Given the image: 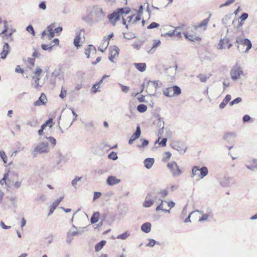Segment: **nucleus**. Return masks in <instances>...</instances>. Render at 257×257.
I'll return each mask as SVG.
<instances>
[{
	"instance_id": "nucleus-38",
	"label": "nucleus",
	"mask_w": 257,
	"mask_h": 257,
	"mask_svg": "<svg viewBox=\"0 0 257 257\" xmlns=\"http://www.w3.org/2000/svg\"><path fill=\"white\" fill-rule=\"evenodd\" d=\"M53 119L52 118H49L48 120H47L44 124H43L41 126V128H42L43 131L45 128V127L48 125L50 128H51L52 127V123Z\"/></svg>"
},
{
	"instance_id": "nucleus-46",
	"label": "nucleus",
	"mask_w": 257,
	"mask_h": 257,
	"mask_svg": "<svg viewBox=\"0 0 257 257\" xmlns=\"http://www.w3.org/2000/svg\"><path fill=\"white\" fill-rule=\"evenodd\" d=\"M82 177H76L72 181V185L75 188L77 187V183L81 181Z\"/></svg>"
},
{
	"instance_id": "nucleus-10",
	"label": "nucleus",
	"mask_w": 257,
	"mask_h": 257,
	"mask_svg": "<svg viewBox=\"0 0 257 257\" xmlns=\"http://www.w3.org/2000/svg\"><path fill=\"white\" fill-rule=\"evenodd\" d=\"M236 42L240 45L246 46V48L245 51V52L246 53L248 52V51L251 49V48L252 47V44H251L250 41L247 38H246V39L238 38L236 40Z\"/></svg>"
},
{
	"instance_id": "nucleus-63",
	"label": "nucleus",
	"mask_w": 257,
	"mask_h": 257,
	"mask_svg": "<svg viewBox=\"0 0 257 257\" xmlns=\"http://www.w3.org/2000/svg\"><path fill=\"white\" fill-rule=\"evenodd\" d=\"M248 16V15L247 13H243L240 17L239 19L241 20V21H243L247 19Z\"/></svg>"
},
{
	"instance_id": "nucleus-17",
	"label": "nucleus",
	"mask_w": 257,
	"mask_h": 257,
	"mask_svg": "<svg viewBox=\"0 0 257 257\" xmlns=\"http://www.w3.org/2000/svg\"><path fill=\"white\" fill-rule=\"evenodd\" d=\"M55 28V24L54 23L51 24L47 28V32L48 33L47 36L49 40H51L54 37V29Z\"/></svg>"
},
{
	"instance_id": "nucleus-39",
	"label": "nucleus",
	"mask_w": 257,
	"mask_h": 257,
	"mask_svg": "<svg viewBox=\"0 0 257 257\" xmlns=\"http://www.w3.org/2000/svg\"><path fill=\"white\" fill-rule=\"evenodd\" d=\"M85 128L88 131H90L92 128H94L95 126L92 121L88 122H82Z\"/></svg>"
},
{
	"instance_id": "nucleus-41",
	"label": "nucleus",
	"mask_w": 257,
	"mask_h": 257,
	"mask_svg": "<svg viewBox=\"0 0 257 257\" xmlns=\"http://www.w3.org/2000/svg\"><path fill=\"white\" fill-rule=\"evenodd\" d=\"M199 171V168L197 166H194L192 168V173L191 174V177L192 178H194V177L197 175V172Z\"/></svg>"
},
{
	"instance_id": "nucleus-24",
	"label": "nucleus",
	"mask_w": 257,
	"mask_h": 257,
	"mask_svg": "<svg viewBox=\"0 0 257 257\" xmlns=\"http://www.w3.org/2000/svg\"><path fill=\"white\" fill-rule=\"evenodd\" d=\"M154 162L155 160L154 158H148L144 160V163L145 167L148 169H150L152 168Z\"/></svg>"
},
{
	"instance_id": "nucleus-57",
	"label": "nucleus",
	"mask_w": 257,
	"mask_h": 257,
	"mask_svg": "<svg viewBox=\"0 0 257 257\" xmlns=\"http://www.w3.org/2000/svg\"><path fill=\"white\" fill-rule=\"evenodd\" d=\"M101 196V193L100 192H94L93 198V200L95 201L98 198H100Z\"/></svg>"
},
{
	"instance_id": "nucleus-45",
	"label": "nucleus",
	"mask_w": 257,
	"mask_h": 257,
	"mask_svg": "<svg viewBox=\"0 0 257 257\" xmlns=\"http://www.w3.org/2000/svg\"><path fill=\"white\" fill-rule=\"evenodd\" d=\"M41 47L43 50H46V51H48L50 52L52 50L53 46H51V44H50V45L42 44Z\"/></svg>"
},
{
	"instance_id": "nucleus-13",
	"label": "nucleus",
	"mask_w": 257,
	"mask_h": 257,
	"mask_svg": "<svg viewBox=\"0 0 257 257\" xmlns=\"http://www.w3.org/2000/svg\"><path fill=\"white\" fill-rule=\"evenodd\" d=\"M219 183L223 187H230L232 184V178L229 177H224L220 180Z\"/></svg>"
},
{
	"instance_id": "nucleus-31",
	"label": "nucleus",
	"mask_w": 257,
	"mask_h": 257,
	"mask_svg": "<svg viewBox=\"0 0 257 257\" xmlns=\"http://www.w3.org/2000/svg\"><path fill=\"white\" fill-rule=\"evenodd\" d=\"M136 68L140 72H144L146 69V64L144 63H134Z\"/></svg>"
},
{
	"instance_id": "nucleus-9",
	"label": "nucleus",
	"mask_w": 257,
	"mask_h": 257,
	"mask_svg": "<svg viewBox=\"0 0 257 257\" xmlns=\"http://www.w3.org/2000/svg\"><path fill=\"white\" fill-rule=\"evenodd\" d=\"M158 88V81H149L148 82L146 92L150 95H154Z\"/></svg>"
},
{
	"instance_id": "nucleus-47",
	"label": "nucleus",
	"mask_w": 257,
	"mask_h": 257,
	"mask_svg": "<svg viewBox=\"0 0 257 257\" xmlns=\"http://www.w3.org/2000/svg\"><path fill=\"white\" fill-rule=\"evenodd\" d=\"M9 52H10L9 45L8 43H5L4 45V47H3V51L2 52L8 54Z\"/></svg>"
},
{
	"instance_id": "nucleus-1",
	"label": "nucleus",
	"mask_w": 257,
	"mask_h": 257,
	"mask_svg": "<svg viewBox=\"0 0 257 257\" xmlns=\"http://www.w3.org/2000/svg\"><path fill=\"white\" fill-rule=\"evenodd\" d=\"M1 182L3 185H5L7 190H10L13 189H18L20 188L22 181L19 180L18 174L10 172L4 174Z\"/></svg>"
},
{
	"instance_id": "nucleus-4",
	"label": "nucleus",
	"mask_w": 257,
	"mask_h": 257,
	"mask_svg": "<svg viewBox=\"0 0 257 257\" xmlns=\"http://www.w3.org/2000/svg\"><path fill=\"white\" fill-rule=\"evenodd\" d=\"M230 75L233 80L239 79L243 75L241 67L237 64L233 66L230 70Z\"/></svg>"
},
{
	"instance_id": "nucleus-16",
	"label": "nucleus",
	"mask_w": 257,
	"mask_h": 257,
	"mask_svg": "<svg viewBox=\"0 0 257 257\" xmlns=\"http://www.w3.org/2000/svg\"><path fill=\"white\" fill-rule=\"evenodd\" d=\"M120 182V180L116 178V177L113 176H110L108 177L106 179V183L109 186H113L118 184Z\"/></svg>"
},
{
	"instance_id": "nucleus-34",
	"label": "nucleus",
	"mask_w": 257,
	"mask_h": 257,
	"mask_svg": "<svg viewBox=\"0 0 257 257\" xmlns=\"http://www.w3.org/2000/svg\"><path fill=\"white\" fill-rule=\"evenodd\" d=\"M99 212H95L93 214L90 219V222L92 224H94L97 222L99 218Z\"/></svg>"
},
{
	"instance_id": "nucleus-20",
	"label": "nucleus",
	"mask_w": 257,
	"mask_h": 257,
	"mask_svg": "<svg viewBox=\"0 0 257 257\" xmlns=\"http://www.w3.org/2000/svg\"><path fill=\"white\" fill-rule=\"evenodd\" d=\"M236 135L234 133H228L223 136V139L228 143L234 142Z\"/></svg>"
},
{
	"instance_id": "nucleus-62",
	"label": "nucleus",
	"mask_w": 257,
	"mask_h": 257,
	"mask_svg": "<svg viewBox=\"0 0 257 257\" xmlns=\"http://www.w3.org/2000/svg\"><path fill=\"white\" fill-rule=\"evenodd\" d=\"M39 8L40 9H42L43 10H45L46 9V5L45 2H42L40 3L39 5Z\"/></svg>"
},
{
	"instance_id": "nucleus-18",
	"label": "nucleus",
	"mask_w": 257,
	"mask_h": 257,
	"mask_svg": "<svg viewBox=\"0 0 257 257\" xmlns=\"http://www.w3.org/2000/svg\"><path fill=\"white\" fill-rule=\"evenodd\" d=\"M96 53V50L92 45H89L88 48L85 49V54L87 55L88 58L90 57V55H94Z\"/></svg>"
},
{
	"instance_id": "nucleus-59",
	"label": "nucleus",
	"mask_w": 257,
	"mask_h": 257,
	"mask_svg": "<svg viewBox=\"0 0 257 257\" xmlns=\"http://www.w3.org/2000/svg\"><path fill=\"white\" fill-rule=\"evenodd\" d=\"M26 30L30 33L32 34L33 36L35 35V32H34V29L31 25H29L27 27Z\"/></svg>"
},
{
	"instance_id": "nucleus-28",
	"label": "nucleus",
	"mask_w": 257,
	"mask_h": 257,
	"mask_svg": "<svg viewBox=\"0 0 257 257\" xmlns=\"http://www.w3.org/2000/svg\"><path fill=\"white\" fill-rule=\"evenodd\" d=\"M228 39L227 38L221 39L217 46V48L220 50L225 49V46L228 43Z\"/></svg>"
},
{
	"instance_id": "nucleus-56",
	"label": "nucleus",
	"mask_w": 257,
	"mask_h": 257,
	"mask_svg": "<svg viewBox=\"0 0 257 257\" xmlns=\"http://www.w3.org/2000/svg\"><path fill=\"white\" fill-rule=\"evenodd\" d=\"M118 51H119L118 48L117 47H114V48L111 51L110 55H113L115 57L116 55H117L118 54Z\"/></svg>"
},
{
	"instance_id": "nucleus-15",
	"label": "nucleus",
	"mask_w": 257,
	"mask_h": 257,
	"mask_svg": "<svg viewBox=\"0 0 257 257\" xmlns=\"http://www.w3.org/2000/svg\"><path fill=\"white\" fill-rule=\"evenodd\" d=\"M61 70L60 69H55L54 71L52 72L51 77H50V83L51 84L55 85L56 81V78L58 77L60 74Z\"/></svg>"
},
{
	"instance_id": "nucleus-21",
	"label": "nucleus",
	"mask_w": 257,
	"mask_h": 257,
	"mask_svg": "<svg viewBox=\"0 0 257 257\" xmlns=\"http://www.w3.org/2000/svg\"><path fill=\"white\" fill-rule=\"evenodd\" d=\"M47 98L45 94L42 93L39 99L34 103L35 106L44 105L46 103Z\"/></svg>"
},
{
	"instance_id": "nucleus-14",
	"label": "nucleus",
	"mask_w": 257,
	"mask_h": 257,
	"mask_svg": "<svg viewBox=\"0 0 257 257\" xmlns=\"http://www.w3.org/2000/svg\"><path fill=\"white\" fill-rule=\"evenodd\" d=\"M141 134V127L140 125H138L135 133L133 134V136L128 141V144L130 145H132L136 139H138L140 137Z\"/></svg>"
},
{
	"instance_id": "nucleus-58",
	"label": "nucleus",
	"mask_w": 257,
	"mask_h": 257,
	"mask_svg": "<svg viewBox=\"0 0 257 257\" xmlns=\"http://www.w3.org/2000/svg\"><path fill=\"white\" fill-rule=\"evenodd\" d=\"M121 87L122 91L124 93H127L128 91L130 90V87L127 86H125L121 84H119Z\"/></svg>"
},
{
	"instance_id": "nucleus-23",
	"label": "nucleus",
	"mask_w": 257,
	"mask_h": 257,
	"mask_svg": "<svg viewBox=\"0 0 257 257\" xmlns=\"http://www.w3.org/2000/svg\"><path fill=\"white\" fill-rule=\"evenodd\" d=\"M82 31H80L79 32H77L76 33L75 38L74 40V45L77 48H78L81 46L80 44V40H81V33Z\"/></svg>"
},
{
	"instance_id": "nucleus-61",
	"label": "nucleus",
	"mask_w": 257,
	"mask_h": 257,
	"mask_svg": "<svg viewBox=\"0 0 257 257\" xmlns=\"http://www.w3.org/2000/svg\"><path fill=\"white\" fill-rule=\"evenodd\" d=\"M175 35V32H167V33H164V34H162V36H169L170 37H172L173 36H174Z\"/></svg>"
},
{
	"instance_id": "nucleus-33",
	"label": "nucleus",
	"mask_w": 257,
	"mask_h": 257,
	"mask_svg": "<svg viewBox=\"0 0 257 257\" xmlns=\"http://www.w3.org/2000/svg\"><path fill=\"white\" fill-rule=\"evenodd\" d=\"M77 228L73 224L71 226V229L67 232V234H69V235L74 236L77 235Z\"/></svg>"
},
{
	"instance_id": "nucleus-55",
	"label": "nucleus",
	"mask_w": 257,
	"mask_h": 257,
	"mask_svg": "<svg viewBox=\"0 0 257 257\" xmlns=\"http://www.w3.org/2000/svg\"><path fill=\"white\" fill-rule=\"evenodd\" d=\"M142 145H138V147L139 148H145V147H146L148 144H149V141L147 140H142Z\"/></svg>"
},
{
	"instance_id": "nucleus-43",
	"label": "nucleus",
	"mask_w": 257,
	"mask_h": 257,
	"mask_svg": "<svg viewBox=\"0 0 257 257\" xmlns=\"http://www.w3.org/2000/svg\"><path fill=\"white\" fill-rule=\"evenodd\" d=\"M138 110L140 112H144L147 109V107L143 104H139L137 107Z\"/></svg>"
},
{
	"instance_id": "nucleus-50",
	"label": "nucleus",
	"mask_w": 257,
	"mask_h": 257,
	"mask_svg": "<svg viewBox=\"0 0 257 257\" xmlns=\"http://www.w3.org/2000/svg\"><path fill=\"white\" fill-rule=\"evenodd\" d=\"M42 70L39 67H36V68L35 69V71L34 72L35 75L33 76H38V77H40V76L41 74L42 73Z\"/></svg>"
},
{
	"instance_id": "nucleus-53",
	"label": "nucleus",
	"mask_w": 257,
	"mask_h": 257,
	"mask_svg": "<svg viewBox=\"0 0 257 257\" xmlns=\"http://www.w3.org/2000/svg\"><path fill=\"white\" fill-rule=\"evenodd\" d=\"M159 26V24L156 22H152L147 27L148 29H152L156 28H158Z\"/></svg>"
},
{
	"instance_id": "nucleus-11",
	"label": "nucleus",
	"mask_w": 257,
	"mask_h": 257,
	"mask_svg": "<svg viewBox=\"0 0 257 257\" xmlns=\"http://www.w3.org/2000/svg\"><path fill=\"white\" fill-rule=\"evenodd\" d=\"M173 148L181 155L184 154L187 150V147L184 144L179 142L174 144Z\"/></svg>"
},
{
	"instance_id": "nucleus-36",
	"label": "nucleus",
	"mask_w": 257,
	"mask_h": 257,
	"mask_svg": "<svg viewBox=\"0 0 257 257\" xmlns=\"http://www.w3.org/2000/svg\"><path fill=\"white\" fill-rule=\"evenodd\" d=\"M106 243V241L105 240H101L99 243H97L95 246V250L96 251H98L100 250H101L104 245Z\"/></svg>"
},
{
	"instance_id": "nucleus-48",
	"label": "nucleus",
	"mask_w": 257,
	"mask_h": 257,
	"mask_svg": "<svg viewBox=\"0 0 257 257\" xmlns=\"http://www.w3.org/2000/svg\"><path fill=\"white\" fill-rule=\"evenodd\" d=\"M171 156V154L170 152H165L163 155V161L166 162L167 160L170 158Z\"/></svg>"
},
{
	"instance_id": "nucleus-2",
	"label": "nucleus",
	"mask_w": 257,
	"mask_h": 257,
	"mask_svg": "<svg viewBox=\"0 0 257 257\" xmlns=\"http://www.w3.org/2000/svg\"><path fill=\"white\" fill-rule=\"evenodd\" d=\"M130 9L128 7L121 8L116 9L112 13L108 15L107 18L109 22L112 24L113 26H115L117 21H118L120 17L123 18V15H126L130 12Z\"/></svg>"
},
{
	"instance_id": "nucleus-40",
	"label": "nucleus",
	"mask_w": 257,
	"mask_h": 257,
	"mask_svg": "<svg viewBox=\"0 0 257 257\" xmlns=\"http://www.w3.org/2000/svg\"><path fill=\"white\" fill-rule=\"evenodd\" d=\"M0 157L4 164H6L8 162V157L5 152L3 150H0Z\"/></svg>"
},
{
	"instance_id": "nucleus-27",
	"label": "nucleus",
	"mask_w": 257,
	"mask_h": 257,
	"mask_svg": "<svg viewBox=\"0 0 257 257\" xmlns=\"http://www.w3.org/2000/svg\"><path fill=\"white\" fill-rule=\"evenodd\" d=\"M152 225L150 222H146L143 223L141 226V229L145 233H149L151 229Z\"/></svg>"
},
{
	"instance_id": "nucleus-30",
	"label": "nucleus",
	"mask_w": 257,
	"mask_h": 257,
	"mask_svg": "<svg viewBox=\"0 0 257 257\" xmlns=\"http://www.w3.org/2000/svg\"><path fill=\"white\" fill-rule=\"evenodd\" d=\"M161 41L159 40H155L151 49L148 51L149 53H153L156 49L160 45Z\"/></svg>"
},
{
	"instance_id": "nucleus-49",
	"label": "nucleus",
	"mask_w": 257,
	"mask_h": 257,
	"mask_svg": "<svg viewBox=\"0 0 257 257\" xmlns=\"http://www.w3.org/2000/svg\"><path fill=\"white\" fill-rule=\"evenodd\" d=\"M66 94H67L66 90L65 89L64 87L62 86L61 87L60 94H59V97L63 99L64 97H65Z\"/></svg>"
},
{
	"instance_id": "nucleus-12",
	"label": "nucleus",
	"mask_w": 257,
	"mask_h": 257,
	"mask_svg": "<svg viewBox=\"0 0 257 257\" xmlns=\"http://www.w3.org/2000/svg\"><path fill=\"white\" fill-rule=\"evenodd\" d=\"M209 18L204 19L202 22L198 24H196L193 26L194 30L201 29L202 31H205L206 29L207 26L208 24Z\"/></svg>"
},
{
	"instance_id": "nucleus-25",
	"label": "nucleus",
	"mask_w": 257,
	"mask_h": 257,
	"mask_svg": "<svg viewBox=\"0 0 257 257\" xmlns=\"http://www.w3.org/2000/svg\"><path fill=\"white\" fill-rule=\"evenodd\" d=\"M184 34L186 38L188 39L190 41L194 42L195 41L201 40V38L199 37H198L197 35L195 34H189L187 32L184 33Z\"/></svg>"
},
{
	"instance_id": "nucleus-52",
	"label": "nucleus",
	"mask_w": 257,
	"mask_h": 257,
	"mask_svg": "<svg viewBox=\"0 0 257 257\" xmlns=\"http://www.w3.org/2000/svg\"><path fill=\"white\" fill-rule=\"evenodd\" d=\"M235 0H227L225 3L220 5V8L228 6L233 3Z\"/></svg>"
},
{
	"instance_id": "nucleus-44",
	"label": "nucleus",
	"mask_w": 257,
	"mask_h": 257,
	"mask_svg": "<svg viewBox=\"0 0 257 257\" xmlns=\"http://www.w3.org/2000/svg\"><path fill=\"white\" fill-rule=\"evenodd\" d=\"M108 158L109 159L115 161L118 158L117 153L114 152H112L108 155Z\"/></svg>"
},
{
	"instance_id": "nucleus-60",
	"label": "nucleus",
	"mask_w": 257,
	"mask_h": 257,
	"mask_svg": "<svg viewBox=\"0 0 257 257\" xmlns=\"http://www.w3.org/2000/svg\"><path fill=\"white\" fill-rule=\"evenodd\" d=\"M135 35L134 34H127L126 35L124 34V38L126 39H132L135 38Z\"/></svg>"
},
{
	"instance_id": "nucleus-29",
	"label": "nucleus",
	"mask_w": 257,
	"mask_h": 257,
	"mask_svg": "<svg viewBox=\"0 0 257 257\" xmlns=\"http://www.w3.org/2000/svg\"><path fill=\"white\" fill-rule=\"evenodd\" d=\"M38 124V119L36 117H33L27 122V124L31 127H34Z\"/></svg>"
},
{
	"instance_id": "nucleus-35",
	"label": "nucleus",
	"mask_w": 257,
	"mask_h": 257,
	"mask_svg": "<svg viewBox=\"0 0 257 257\" xmlns=\"http://www.w3.org/2000/svg\"><path fill=\"white\" fill-rule=\"evenodd\" d=\"M32 78L35 80L34 83H32V85L34 86V87L36 89L41 87L42 85H40L39 84L40 78L38 76H33Z\"/></svg>"
},
{
	"instance_id": "nucleus-3",
	"label": "nucleus",
	"mask_w": 257,
	"mask_h": 257,
	"mask_svg": "<svg viewBox=\"0 0 257 257\" xmlns=\"http://www.w3.org/2000/svg\"><path fill=\"white\" fill-rule=\"evenodd\" d=\"M49 152L48 142L43 139V141L39 144L32 152L34 157H36L38 154L47 153Z\"/></svg>"
},
{
	"instance_id": "nucleus-32",
	"label": "nucleus",
	"mask_w": 257,
	"mask_h": 257,
	"mask_svg": "<svg viewBox=\"0 0 257 257\" xmlns=\"http://www.w3.org/2000/svg\"><path fill=\"white\" fill-rule=\"evenodd\" d=\"M210 76H211L210 74H200L197 77V78H199L201 82H206L207 81V80L209 78Z\"/></svg>"
},
{
	"instance_id": "nucleus-7",
	"label": "nucleus",
	"mask_w": 257,
	"mask_h": 257,
	"mask_svg": "<svg viewBox=\"0 0 257 257\" xmlns=\"http://www.w3.org/2000/svg\"><path fill=\"white\" fill-rule=\"evenodd\" d=\"M155 202L156 203H158L157 199L156 197V194L153 193L152 190L146 197L145 200L143 202V206L146 208L150 207Z\"/></svg>"
},
{
	"instance_id": "nucleus-5",
	"label": "nucleus",
	"mask_w": 257,
	"mask_h": 257,
	"mask_svg": "<svg viewBox=\"0 0 257 257\" xmlns=\"http://www.w3.org/2000/svg\"><path fill=\"white\" fill-rule=\"evenodd\" d=\"M167 167L170 170L172 176L174 177L180 176L183 171L175 161H171L167 164Z\"/></svg>"
},
{
	"instance_id": "nucleus-26",
	"label": "nucleus",
	"mask_w": 257,
	"mask_h": 257,
	"mask_svg": "<svg viewBox=\"0 0 257 257\" xmlns=\"http://www.w3.org/2000/svg\"><path fill=\"white\" fill-rule=\"evenodd\" d=\"M199 171L200 172L198 177L200 179H203L208 174V169L206 167H203L201 169H199Z\"/></svg>"
},
{
	"instance_id": "nucleus-42",
	"label": "nucleus",
	"mask_w": 257,
	"mask_h": 257,
	"mask_svg": "<svg viewBox=\"0 0 257 257\" xmlns=\"http://www.w3.org/2000/svg\"><path fill=\"white\" fill-rule=\"evenodd\" d=\"M130 233L128 231H125L123 233L120 234L117 236V238L121 239H126L129 236Z\"/></svg>"
},
{
	"instance_id": "nucleus-6",
	"label": "nucleus",
	"mask_w": 257,
	"mask_h": 257,
	"mask_svg": "<svg viewBox=\"0 0 257 257\" xmlns=\"http://www.w3.org/2000/svg\"><path fill=\"white\" fill-rule=\"evenodd\" d=\"M181 93V90L178 86L168 87L163 91V94L165 96L171 97L175 95H178Z\"/></svg>"
},
{
	"instance_id": "nucleus-51",
	"label": "nucleus",
	"mask_w": 257,
	"mask_h": 257,
	"mask_svg": "<svg viewBox=\"0 0 257 257\" xmlns=\"http://www.w3.org/2000/svg\"><path fill=\"white\" fill-rule=\"evenodd\" d=\"M241 100H242L241 98L237 97V98H235V99H234L233 101H231L229 103V104L230 106H232L234 104H237V103L240 102L241 101Z\"/></svg>"
},
{
	"instance_id": "nucleus-8",
	"label": "nucleus",
	"mask_w": 257,
	"mask_h": 257,
	"mask_svg": "<svg viewBox=\"0 0 257 257\" xmlns=\"http://www.w3.org/2000/svg\"><path fill=\"white\" fill-rule=\"evenodd\" d=\"M92 13L94 15L95 21L97 22L102 21L105 18V13L103 12L102 8L100 7H93Z\"/></svg>"
},
{
	"instance_id": "nucleus-22",
	"label": "nucleus",
	"mask_w": 257,
	"mask_h": 257,
	"mask_svg": "<svg viewBox=\"0 0 257 257\" xmlns=\"http://www.w3.org/2000/svg\"><path fill=\"white\" fill-rule=\"evenodd\" d=\"M63 198V197H61L57 199L54 202H53L52 205L50 206V209L49 212L48 213V216L50 215L51 214H52L54 212V210H55L56 207L58 206L59 203L61 202Z\"/></svg>"
},
{
	"instance_id": "nucleus-64",
	"label": "nucleus",
	"mask_w": 257,
	"mask_h": 257,
	"mask_svg": "<svg viewBox=\"0 0 257 257\" xmlns=\"http://www.w3.org/2000/svg\"><path fill=\"white\" fill-rule=\"evenodd\" d=\"M82 20L87 23H90L91 22V19L89 16L83 17Z\"/></svg>"
},
{
	"instance_id": "nucleus-19",
	"label": "nucleus",
	"mask_w": 257,
	"mask_h": 257,
	"mask_svg": "<svg viewBox=\"0 0 257 257\" xmlns=\"http://www.w3.org/2000/svg\"><path fill=\"white\" fill-rule=\"evenodd\" d=\"M153 193L156 194V197L157 200L158 198H165L168 195V191L166 190H152Z\"/></svg>"
},
{
	"instance_id": "nucleus-37",
	"label": "nucleus",
	"mask_w": 257,
	"mask_h": 257,
	"mask_svg": "<svg viewBox=\"0 0 257 257\" xmlns=\"http://www.w3.org/2000/svg\"><path fill=\"white\" fill-rule=\"evenodd\" d=\"M45 141L47 142L49 141L50 142L52 148H54L56 144V140L54 138L52 137H45Z\"/></svg>"
},
{
	"instance_id": "nucleus-54",
	"label": "nucleus",
	"mask_w": 257,
	"mask_h": 257,
	"mask_svg": "<svg viewBox=\"0 0 257 257\" xmlns=\"http://www.w3.org/2000/svg\"><path fill=\"white\" fill-rule=\"evenodd\" d=\"M143 43L142 42H136L133 44V47L137 50L140 49Z\"/></svg>"
}]
</instances>
